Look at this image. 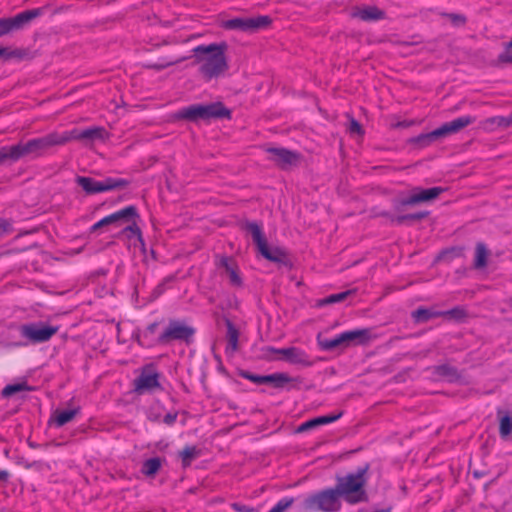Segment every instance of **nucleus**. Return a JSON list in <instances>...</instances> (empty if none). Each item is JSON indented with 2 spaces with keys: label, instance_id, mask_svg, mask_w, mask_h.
I'll list each match as a JSON object with an SVG mask.
<instances>
[{
  "label": "nucleus",
  "instance_id": "nucleus-1",
  "mask_svg": "<svg viewBox=\"0 0 512 512\" xmlns=\"http://www.w3.org/2000/svg\"><path fill=\"white\" fill-rule=\"evenodd\" d=\"M226 52L225 42L198 45L193 48L194 63L203 82L209 83L226 76L230 68Z\"/></svg>",
  "mask_w": 512,
  "mask_h": 512
},
{
  "label": "nucleus",
  "instance_id": "nucleus-2",
  "mask_svg": "<svg viewBox=\"0 0 512 512\" xmlns=\"http://www.w3.org/2000/svg\"><path fill=\"white\" fill-rule=\"evenodd\" d=\"M366 469L339 477L336 491L348 503L355 504L365 499L364 485Z\"/></svg>",
  "mask_w": 512,
  "mask_h": 512
},
{
  "label": "nucleus",
  "instance_id": "nucleus-3",
  "mask_svg": "<svg viewBox=\"0 0 512 512\" xmlns=\"http://www.w3.org/2000/svg\"><path fill=\"white\" fill-rule=\"evenodd\" d=\"M176 117L196 121L199 119L209 120L212 118H230L231 112L220 102L207 105L194 104L180 109Z\"/></svg>",
  "mask_w": 512,
  "mask_h": 512
},
{
  "label": "nucleus",
  "instance_id": "nucleus-4",
  "mask_svg": "<svg viewBox=\"0 0 512 512\" xmlns=\"http://www.w3.org/2000/svg\"><path fill=\"white\" fill-rule=\"evenodd\" d=\"M306 511L335 512L341 507V497L336 489H325L306 497L302 503Z\"/></svg>",
  "mask_w": 512,
  "mask_h": 512
},
{
  "label": "nucleus",
  "instance_id": "nucleus-5",
  "mask_svg": "<svg viewBox=\"0 0 512 512\" xmlns=\"http://www.w3.org/2000/svg\"><path fill=\"white\" fill-rule=\"evenodd\" d=\"M76 182L87 194H97L111 191L117 188L125 187L128 182L121 178L108 177L102 181H97L91 177L78 176Z\"/></svg>",
  "mask_w": 512,
  "mask_h": 512
},
{
  "label": "nucleus",
  "instance_id": "nucleus-6",
  "mask_svg": "<svg viewBox=\"0 0 512 512\" xmlns=\"http://www.w3.org/2000/svg\"><path fill=\"white\" fill-rule=\"evenodd\" d=\"M57 331V326L46 325L42 322L29 323L19 327L20 335L29 343L46 342L50 340Z\"/></svg>",
  "mask_w": 512,
  "mask_h": 512
},
{
  "label": "nucleus",
  "instance_id": "nucleus-7",
  "mask_svg": "<svg viewBox=\"0 0 512 512\" xmlns=\"http://www.w3.org/2000/svg\"><path fill=\"white\" fill-rule=\"evenodd\" d=\"M266 351L277 356H268L271 360H285L293 365L311 366L312 361L310 360L307 353L298 347H286V348H275L267 347Z\"/></svg>",
  "mask_w": 512,
  "mask_h": 512
},
{
  "label": "nucleus",
  "instance_id": "nucleus-8",
  "mask_svg": "<svg viewBox=\"0 0 512 512\" xmlns=\"http://www.w3.org/2000/svg\"><path fill=\"white\" fill-rule=\"evenodd\" d=\"M475 121V118L469 115L458 117L450 122H446L439 128L427 133L420 135L418 140L431 142L436 138L445 137L450 134L459 132L461 129L467 127Z\"/></svg>",
  "mask_w": 512,
  "mask_h": 512
},
{
  "label": "nucleus",
  "instance_id": "nucleus-9",
  "mask_svg": "<svg viewBox=\"0 0 512 512\" xmlns=\"http://www.w3.org/2000/svg\"><path fill=\"white\" fill-rule=\"evenodd\" d=\"M270 22L271 20L268 16H257L251 18L238 17L223 21L221 23V27L227 30L252 32L267 27Z\"/></svg>",
  "mask_w": 512,
  "mask_h": 512
},
{
  "label": "nucleus",
  "instance_id": "nucleus-10",
  "mask_svg": "<svg viewBox=\"0 0 512 512\" xmlns=\"http://www.w3.org/2000/svg\"><path fill=\"white\" fill-rule=\"evenodd\" d=\"M247 230L251 233L254 242L257 245L259 252L268 260L280 261L283 254L279 249L271 250L268 247L267 241L262 232L261 226L257 223L251 222L247 224Z\"/></svg>",
  "mask_w": 512,
  "mask_h": 512
},
{
  "label": "nucleus",
  "instance_id": "nucleus-11",
  "mask_svg": "<svg viewBox=\"0 0 512 512\" xmlns=\"http://www.w3.org/2000/svg\"><path fill=\"white\" fill-rule=\"evenodd\" d=\"M70 138L69 136H61L59 134H49L43 138L30 140L22 144V146L26 155H39L44 149L54 145L64 144L69 141Z\"/></svg>",
  "mask_w": 512,
  "mask_h": 512
},
{
  "label": "nucleus",
  "instance_id": "nucleus-12",
  "mask_svg": "<svg viewBox=\"0 0 512 512\" xmlns=\"http://www.w3.org/2000/svg\"><path fill=\"white\" fill-rule=\"evenodd\" d=\"M194 334V329L178 320L170 321L165 331L159 335L157 342L166 343L171 340H189Z\"/></svg>",
  "mask_w": 512,
  "mask_h": 512
},
{
  "label": "nucleus",
  "instance_id": "nucleus-13",
  "mask_svg": "<svg viewBox=\"0 0 512 512\" xmlns=\"http://www.w3.org/2000/svg\"><path fill=\"white\" fill-rule=\"evenodd\" d=\"M444 191H446V189L442 187H432L428 189L415 188L409 197L401 200V205L412 206L421 202H428L436 199Z\"/></svg>",
  "mask_w": 512,
  "mask_h": 512
},
{
  "label": "nucleus",
  "instance_id": "nucleus-14",
  "mask_svg": "<svg viewBox=\"0 0 512 512\" xmlns=\"http://www.w3.org/2000/svg\"><path fill=\"white\" fill-rule=\"evenodd\" d=\"M136 216V208L134 206H127L113 214H110L102 218L91 227V230L95 231L98 228L109 224H119L122 222H128L130 218H134Z\"/></svg>",
  "mask_w": 512,
  "mask_h": 512
},
{
  "label": "nucleus",
  "instance_id": "nucleus-15",
  "mask_svg": "<svg viewBox=\"0 0 512 512\" xmlns=\"http://www.w3.org/2000/svg\"><path fill=\"white\" fill-rule=\"evenodd\" d=\"M217 267L224 269L225 274L229 278V283L233 287L241 288L243 286V279L240 274L238 265L229 257L221 256L218 258Z\"/></svg>",
  "mask_w": 512,
  "mask_h": 512
},
{
  "label": "nucleus",
  "instance_id": "nucleus-16",
  "mask_svg": "<svg viewBox=\"0 0 512 512\" xmlns=\"http://www.w3.org/2000/svg\"><path fill=\"white\" fill-rule=\"evenodd\" d=\"M266 151L270 154L269 160L282 168L291 166L298 160L296 153L285 148H267Z\"/></svg>",
  "mask_w": 512,
  "mask_h": 512
},
{
  "label": "nucleus",
  "instance_id": "nucleus-17",
  "mask_svg": "<svg viewBox=\"0 0 512 512\" xmlns=\"http://www.w3.org/2000/svg\"><path fill=\"white\" fill-rule=\"evenodd\" d=\"M343 335L346 344L354 342L360 345H366L378 337L377 335H373L368 328L345 331Z\"/></svg>",
  "mask_w": 512,
  "mask_h": 512
},
{
  "label": "nucleus",
  "instance_id": "nucleus-18",
  "mask_svg": "<svg viewBox=\"0 0 512 512\" xmlns=\"http://www.w3.org/2000/svg\"><path fill=\"white\" fill-rule=\"evenodd\" d=\"M159 386V375L156 372H142L135 382V389L137 392L152 390Z\"/></svg>",
  "mask_w": 512,
  "mask_h": 512
},
{
  "label": "nucleus",
  "instance_id": "nucleus-19",
  "mask_svg": "<svg viewBox=\"0 0 512 512\" xmlns=\"http://www.w3.org/2000/svg\"><path fill=\"white\" fill-rule=\"evenodd\" d=\"M41 14L40 9L23 11L11 18L15 30L22 28Z\"/></svg>",
  "mask_w": 512,
  "mask_h": 512
},
{
  "label": "nucleus",
  "instance_id": "nucleus-20",
  "mask_svg": "<svg viewBox=\"0 0 512 512\" xmlns=\"http://www.w3.org/2000/svg\"><path fill=\"white\" fill-rule=\"evenodd\" d=\"M248 379L251 381L257 383V384H263V383H276V384H283L289 382V377L284 373H275L271 375H265V376H259V375H249L247 376Z\"/></svg>",
  "mask_w": 512,
  "mask_h": 512
},
{
  "label": "nucleus",
  "instance_id": "nucleus-21",
  "mask_svg": "<svg viewBox=\"0 0 512 512\" xmlns=\"http://www.w3.org/2000/svg\"><path fill=\"white\" fill-rule=\"evenodd\" d=\"M104 132L103 128L100 127H91L82 131H72L70 133H64L61 136H69L71 139H94L102 136Z\"/></svg>",
  "mask_w": 512,
  "mask_h": 512
},
{
  "label": "nucleus",
  "instance_id": "nucleus-22",
  "mask_svg": "<svg viewBox=\"0 0 512 512\" xmlns=\"http://www.w3.org/2000/svg\"><path fill=\"white\" fill-rule=\"evenodd\" d=\"M79 413V408L55 411L51 421L57 426L62 427L66 423L72 421Z\"/></svg>",
  "mask_w": 512,
  "mask_h": 512
},
{
  "label": "nucleus",
  "instance_id": "nucleus-23",
  "mask_svg": "<svg viewBox=\"0 0 512 512\" xmlns=\"http://www.w3.org/2000/svg\"><path fill=\"white\" fill-rule=\"evenodd\" d=\"M353 16L363 21L379 20L384 17V12L375 6H368L354 12Z\"/></svg>",
  "mask_w": 512,
  "mask_h": 512
},
{
  "label": "nucleus",
  "instance_id": "nucleus-24",
  "mask_svg": "<svg viewBox=\"0 0 512 512\" xmlns=\"http://www.w3.org/2000/svg\"><path fill=\"white\" fill-rule=\"evenodd\" d=\"M488 256L489 252L485 244L478 243L475 248L474 266L478 269L484 268L487 264Z\"/></svg>",
  "mask_w": 512,
  "mask_h": 512
},
{
  "label": "nucleus",
  "instance_id": "nucleus-25",
  "mask_svg": "<svg viewBox=\"0 0 512 512\" xmlns=\"http://www.w3.org/2000/svg\"><path fill=\"white\" fill-rule=\"evenodd\" d=\"M442 311H435L426 308H418L412 313V317L416 322H425L431 318L442 316Z\"/></svg>",
  "mask_w": 512,
  "mask_h": 512
},
{
  "label": "nucleus",
  "instance_id": "nucleus-26",
  "mask_svg": "<svg viewBox=\"0 0 512 512\" xmlns=\"http://www.w3.org/2000/svg\"><path fill=\"white\" fill-rule=\"evenodd\" d=\"M160 458L154 457L143 462L141 472L146 476H154L161 468Z\"/></svg>",
  "mask_w": 512,
  "mask_h": 512
},
{
  "label": "nucleus",
  "instance_id": "nucleus-27",
  "mask_svg": "<svg viewBox=\"0 0 512 512\" xmlns=\"http://www.w3.org/2000/svg\"><path fill=\"white\" fill-rule=\"evenodd\" d=\"M351 293H352V291L348 290V291H344L341 293L329 295L328 297L319 300L317 302V306L322 307L325 305L341 302V301L345 300Z\"/></svg>",
  "mask_w": 512,
  "mask_h": 512
},
{
  "label": "nucleus",
  "instance_id": "nucleus-28",
  "mask_svg": "<svg viewBox=\"0 0 512 512\" xmlns=\"http://www.w3.org/2000/svg\"><path fill=\"white\" fill-rule=\"evenodd\" d=\"M227 338L231 350L236 351L238 348L239 332L231 321H227Z\"/></svg>",
  "mask_w": 512,
  "mask_h": 512
},
{
  "label": "nucleus",
  "instance_id": "nucleus-29",
  "mask_svg": "<svg viewBox=\"0 0 512 512\" xmlns=\"http://www.w3.org/2000/svg\"><path fill=\"white\" fill-rule=\"evenodd\" d=\"M30 390L26 382L6 385L2 390L3 397H10L18 392Z\"/></svg>",
  "mask_w": 512,
  "mask_h": 512
},
{
  "label": "nucleus",
  "instance_id": "nucleus-30",
  "mask_svg": "<svg viewBox=\"0 0 512 512\" xmlns=\"http://www.w3.org/2000/svg\"><path fill=\"white\" fill-rule=\"evenodd\" d=\"M198 456V450L195 446H186L181 452L180 457L182 464L187 467L191 464V461Z\"/></svg>",
  "mask_w": 512,
  "mask_h": 512
},
{
  "label": "nucleus",
  "instance_id": "nucleus-31",
  "mask_svg": "<svg viewBox=\"0 0 512 512\" xmlns=\"http://www.w3.org/2000/svg\"><path fill=\"white\" fill-rule=\"evenodd\" d=\"M345 343V338H344V335H343V332L336 335L335 337L333 338H330V339H326L324 340L322 343H321V347L324 349V350H332L338 346H340L341 344H344Z\"/></svg>",
  "mask_w": 512,
  "mask_h": 512
},
{
  "label": "nucleus",
  "instance_id": "nucleus-32",
  "mask_svg": "<svg viewBox=\"0 0 512 512\" xmlns=\"http://www.w3.org/2000/svg\"><path fill=\"white\" fill-rule=\"evenodd\" d=\"M5 151L8 152V157L10 161H17L21 157L26 155L22 144L14 146H5Z\"/></svg>",
  "mask_w": 512,
  "mask_h": 512
},
{
  "label": "nucleus",
  "instance_id": "nucleus-33",
  "mask_svg": "<svg viewBox=\"0 0 512 512\" xmlns=\"http://www.w3.org/2000/svg\"><path fill=\"white\" fill-rule=\"evenodd\" d=\"M293 503V497H283L268 512H286Z\"/></svg>",
  "mask_w": 512,
  "mask_h": 512
},
{
  "label": "nucleus",
  "instance_id": "nucleus-34",
  "mask_svg": "<svg viewBox=\"0 0 512 512\" xmlns=\"http://www.w3.org/2000/svg\"><path fill=\"white\" fill-rule=\"evenodd\" d=\"M512 431V419L509 415H505L500 420V434L502 437H507Z\"/></svg>",
  "mask_w": 512,
  "mask_h": 512
},
{
  "label": "nucleus",
  "instance_id": "nucleus-35",
  "mask_svg": "<svg viewBox=\"0 0 512 512\" xmlns=\"http://www.w3.org/2000/svg\"><path fill=\"white\" fill-rule=\"evenodd\" d=\"M123 233L127 234L129 238L136 237L139 242H143L141 230L134 221L123 229Z\"/></svg>",
  "mask_w": 512,
  "mask_h": 512
},
{
  "label": "nucleus",
  "instance_id": "nucleus-36",
  "mask_svg": "<svg viewBox=\"0 0 512 512\" xmlns=\"http://www.w3.org/2000/svg\"><path fill=\"white\" fill-rule=\"evenodd\" d=\"M442 316L460 320L465 317V311L462 308L456 307L451 310L442 311Z\"/></svg>",
  "mask_w": 512,
  "mask_h": 512
},
{
  "label": "nucleus",
  "instance_id": "nucleus-37",
  "mask_svg": "<svg viewBox=\"0 0 512 512\" xmlns=\"http://www.w3.org/2000/svg\"><path fill=\"white\" fill-rule=\"evenodd\" d=\"M15 30L11 18L0 19V37Z\"/></svg>",
  "mask_w": 512,
  "mask_h": 512
},
{
  "label": "nucleus",
  "instance_id": "nucleus-38",
  "mask_svg": "<svg viewBox=\"0 0 512 512\" xmlns=\"http://www.w3.org/2000/svg\"><path fill=\"white\" fill-rule=\"evenodd\" d=\"M341 416H342V413L340 412V413L334 414V415L319 416V417H316V419H317L318 426H320V425L332 423V422L338 420Z\"/></svg>",
  "mask_w": 512,
  "mask_h": 512
},
{
  "label": "nucleus",
  "instance_id": "nucleus-39",
  "mask_svg": "<svg viewBox=\"0 0 512 512\" xmlns=\"http://www.w3.org/2000/svg\"><path fill=\"white\" fill-rule=\"evenodd\" d=\"M318 426L317 419L313 418L303 422L297 429L298 432H305Z\"/></svg>",
  "mask_w": 512,
  "mask_h": 512
},
{
  "label": "nucleus",
  "instance_id": "nucleus-40",
  "mask_svg": "<svg viewBox=\"0 0 512 512\" xmlns=\"http://www.w3.org/2000/svg\"><path fill=\"white\" fill-rule=\"evenodd\" d=\"M318 426L317 419L313 418L303 422L297 429L298 432H305Z\"/></svg>",
  "mask_w": 512,
  "mask_h": 512
},
{
  "label": "nucleus",
  "instance_id": "nucleus-41",
  "mask_svg": "<svg viewBox=\"0 0 512 512\" xmlns=\"http://www.w3.org/2000/svg\"><path fill=\"white\" fill-rule=\"evenodd\" d=\"M157 328V323H153V324H150L146 330L142 333L141 335V338H140V342L142 345H146L145 343V339L150 335V334H153L155 332ZM151 343H147V345H150Z\"/></svg>",
  "mask_w": 512,
  "mask_h": 512
},
{
  "label": "nucleus",
  "instance_id": "nucleus-42",
  "mask_svg": "<svg viewBox=\"0 0 512 512\" xmlns=\"http://www.w3.org/2000/svg\"><path fill=\"white\" fill-rule=\"evenodd\" d=\"M12 232V224L8 220L0 219V237Z\"/></svg>",
  "mask_w": 512,
  "mask_h": 512
},
{
  "label": "nucleus",
  "instance_id": "nucleus-43",
  "mask_svg": "<svg viewBox=\"0 0 512 512\" xmlns=\"http://www.w3.org/2000/svg\"><path fill=\"white\" fill-rule=\"evenodd\" d=\"M231 508L236 512H255L253 507L236 502L231 504Z\"/></svg>",
  "mask_w": 512,
  "mask_h": 512
},
{
  "label": "nucleus",
  "instance_id": "nucleus-44",
  "mask_svg": "<svg viewBox=\"0 0 512 512\" xmlns=\"http://www.w3.org/2000/svg\"><path fill=\"white\" fill-rule=\"evenodd\" d=\"M350 131L357 134L362 133L361 125L354 119H352L350 122Z\"/></svg>",
  "mask_w": 512,
  "mask_h": 512
},
{
  "label": "nucleus",
  "instance_id": "nucleus-45",
  "mask_svg": "<svg viewBox=\"0 0 512 512\" xmlns=\"http://www.w3.org/2000/svg\"><path fill=\"white\" fill-rule=\"evenodd\" d=\"M427 215V213H418V214H411V215H406V216H402V217H399L398 218V222H401L405 219H421L423 217H425Z\"/></svg>",
  "mask_w": 512,
  "mask_h": 512
},
{
  "label": "nucleus",
  "instance_id": "nucleus-46",
  "mask_svg": "<svg viewBox=\"0 0 512 512\" xmlns=\"http://www.w3.org/2000/svg\"><path fill=\"white\" fill-rule=\"evenodd\" d=\"M176 418H177V414L169 413V414L165 415L164 422L168 425H171L176 421Z\"/></svg>",
  "mask_w": 512,
  "mask_h": 512
},
{
  "label": "nucleus",
  "instance_id": "nucleus-47",
  "mask_svg": "<svg viewBox=\"0 0 512 512\" xmlns=\"http://www.w3.org/2000/svg\"><path fill=\"white\" fill-rule=\"evenodd\" d=\"M502 121H503V118H497V117H495V118H490V119L486 120V121L483 123V125H484V127H486V125H487V124H494V123L501 124V123H502Z\"/></svg>",
  "mask_w": 512,
  "mask_h": 512
},
{
  "label": "nucleus",
  "instance_id": "nucleus-48",
  "mask_svg": "<svg viewBox=\"0 0 512 512\" xmlns=\"http://www.w3.org/2000/svg\"><path fill=\"white\" fill-rule=\"evenodd\" d=\"M9 160L8 152L5 151V146L0 149V163Z\"/></svg>",
  "mask_w": 512,
  "mask_h": 512
},
{
  "label": "nucleus",
  "instance_id": "nucleus-49",
  "mask_svg": "<svg viewBox=\"0 0 512 512\" xmlns=\"http://www.w3.org/2000/svg\"><path fill=\"white\" fill-rule=\"evenodd\" d=\"M9 477V473L6 470H0V482L7 481Z\"/></svg>",
  "mask_w": 512,
  "mask_h": 512
},
{
  "label": "nucleus",
  "instance_id": "nucleus-50",
  "mask_svg": "<svg viewBox=\"0 0 512 512\" xmlns=\"http://www.w3.org/2000/svg\"><path fill=\"white\" fill-rule=\"evenodd\" d=\"M184 59H185V58L177 59V60H174V61L168 62V63H166V64H162V65H160L159 67H160V68H165V67H167V66H169V65H172V64H174V63H178V62H180V61H182V60H184Z\"/></svg>",
  "mask_w": 512,
  "mask_h": 512
},
{
  "label": "nucleus",
  "instance_id": "nucleus-51",
  "mask_svg": "<svg viewBox=\"0 0 512 512\" xmlns=\"http://www.w3.org/2000/svg\"><path fill=\"white\" fill-rule=\"evenodd\" d=\"M5 53H6V49H5V48L0 47V57H1V56H3V55H5Z\"/></svg>",
  "mask_w": 512,
  "mask_h": 512
},
{
  "label": "nucleus",
  "instance_id": "nucleus-52",
  "mask_svg": "<svg viewBox=\"0 0 512 512\" xmlns=\"http://www.w3.org/2000/svg\"><path fill=\"white\" fill-rule=\"evenodd\" d=\"M409 125H410V123H399V124H398V126H403V127H407V126H409Z\"/></svg>",
  "mask_w": 512,
  "mask_h": 512
},
{
  "label": "nucleus",
  "instance_id": "nucleus-53",
  "mask_svg": "<svg viewBox=\"0 0 512 512\" xmlns=\"http://www.w3.org/2000/svg\"><path fill=\"white\" fill-rule=\"evenodd\" d=\"M375 512H390V509H381V510H378V511H375Z\"/></svg>",
  "mask_w": 512,
  "mask_h": 512
}]
</instances>
